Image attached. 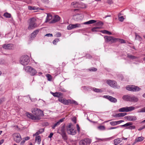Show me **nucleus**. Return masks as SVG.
Segmentation results:
<instances>
[{
    "mask_svg": "<svg viewBox=\"0 0 145 145\" xmlns=\"http://www.w3.org/2000/svg\"><path fill=\"white\" fill-rule=\"evenodd\" d=\"M32 113L36 116L28 112L26 113V115L28 118L33 120H39L40 119L39 117L43 116L44 115L43 112L37 108H34L32 111Z\"/></svg>",
    "mask_w": 145,
    "mask_h": 145,
    "instance_id": "f257e3e1",
    "label": "nucleus"
},
{
    "mask_svg": "<svg viewBox=\"0 0 145 145\" xmlns=\"http://www.w3.org/2000/svg\"><path fill=\"white\" fill-rule=\"evenodd\" d=\"M29 26L28 27V30L33 29L37 27V24L36 23V19L35 18H32L29 20Z\"/></svg>",
    "mask_w": 145,
    "mask_h": 145,
    "instance_id": "f03ea898",
    "label": "nucleus"
},
{
    "mask_svg": "<svg viewBox=\"0 0 145 145\" xmlns=\"http://www.w3.org/2000/svg\"><path fill=\"white\" fill-rule=\"evenodd\" d=\"M29 57L27 55L23 56L20 59V63L21 64L24 65H27L29 63Z\"/></svg>",
    "mask_w": 145,
    "mask_h": 145,
    "instance_id": "7ed1b4c3",
    "label": "nucleus"
},
{
    "mask_svg": "<svg viewBox=\"0 0 145 145\" xmlns=\"http://www.w3.org/2000/svg\"><path fill=\"white\" fill-rule=\"evenodd\" d=\"M25 71L26 72H29L32 76L35 75L37 73V71L33 68L27 66L24 68Z\"/></svg>",
    "mask_w": 145,
    "mask_h": 145,
    "instance_id": "20e7f679",
    "label": "nucleus"
},
{
    "mask_svg": "<svg viewBox=\"0 0 145 145\" xmlns=\"http://www.w3.org/2000/svg\"><path fill=\"white\" fill-rule=\"evenodd\" d=\"M135 109V107L133 106H126L120 108L119 109L118 111L120 112H127L133 111Z\"/></svg>",
    "mask_w": 145,
    "mask_h": 145,
    "instance_id": "39448f33",
    "label": "nucleus"
},
{
    "mask_svg": "<svg viewBox=\"0 0 145 145\" xmlns=\"http://www.w3.org/2000/svg\"><path fill=\"white\" fill-rule=\"evenodd\" d=\"M126 89L128 90L132 91H138L141 89L138 87L134 85H128L126 87Z\"/></svg>",
    "mask_w": 145,
    "mask_h": 145,
    "instance_id": "423d86ee",
    "label": "nucleus"
},
{
    "mask_svg": "<svg viewBox=\"0 0 145 145\" xmlns=\"http://www.w3.org/2000/svg\"><path fill=\"white\" fill-rule=\"evenodd\" d=\"M72 125V124H70L67 127V132L69 134L74 135L76 133V130L74 128L71 127Z\"/></svg>",
    "mask_w": 145,
    "mask_h": 145,
    "instance_id": "0eeeda50",
    "label": "nucleus"
},
{
    "mask_svg": "<svg viewBox=\"0 0 145 145\" xmlns=\"http://www.w3.org/2000/svg\"><path fill=\"white\" fill-rule=\"evenodd\" d=\"M12 136L14 140L17 143H19L22 140L21 136L19 133H14L13 134Z\"/></svg>",
    "mask_w": 145,
    "mask_h": 145,
    "instance_id": "6e6552de",
    "label": "nucleus"
},
{
    "mask_svg": "<svg viewBox=\"0 0 145 145\" xmlns=\"http://www.w3.org/2000/svg\"><path fill=\"white\" fill-rule=\"evenodd\" d=\"M107 83L111 87L114 88H119L120 87L117 85V83L115 81L111 80H108L106 81Z\"/></svg>",
    "mask_w": 145,
    "mask_h": 145,
    "instance_id": "1a4fd4ad",
    "label": "nucleus"
},
{
    "mask_svg": "<svg viewBox=\"0 0 145 145\" xmlns=\"http://www.w3.org/2000/svg\"><path fill=\"white\" fill-rule=\"evenodd\" d=\"M104 38L106 42H115L116 38H114L110 36H106L104 37Z\"/></svg>",
    "mask_w": 145,
    "mask_h": 145,
    "instance_id": "9d476101",
    "label": "nucleus"
},
{
    "mask_svg": "<svg viewBox=\"0 0 145 145\" xmlns=\"http://www.w3.org/2000/svg\"><path fill=\"white\" fill-rule=\"evenodd\" d=\"M81 25L79 24H70L67 27V29L69 30L72 29L80 27Z\"/></svg>",
    "mask_w": 145,
    "mask_h": 145,
    "instance_id": "9b49d317",
    "label": "nucleus"
},
{
    "mask_svg": "<svg viewBox=\"0 0 145 145\" xmlns=\"http://www.w3.org/2000/svg\"><path fill=\"white\" fill-rule=\"evenodd\" d=\"M103 97L106 99H108L111 102L115 103L117 102V99L109 95H104Z\"/></svg>",
    "mask_w": 145,
    "mask_h": 145,
    "instance_id": "f8f14e48",
    "label": "nucleus"
},
{
    "mask_svg": "<svg viewBox=\"0 0 145 145\" xmlns=\"http://www.w3.org/2000/svg\"><path fill=\"white\" fill-rule=\"evenodd\" d=\"M124 118L128 121H134L137 120V117L135 116H128L125 117Z\"/></svg>",
    "mask_w": 145,
    "mask_h": 145,
    "instance_id": "ddd939ff",
    "label": "nucleus"
},
{
    "mask_svg": "<svg viewBox=\"0 0 145 145\" xmlns=\"http://www.w3.org/2000/svg\"><path fill=\"white\" fill-rule=\"evenodd\" d=\"M132 124H133V123L131 122H128V123H126V124H124L123 125H122L118 126L116 127H111L109 128L108 129L111 130V129H116L118 128L119 127H125V126L130 125Z\"/></svg>",
    "mask_w": 145,
    "mask_h": 145,
    "instance_id": "4468645a",
    "label": "nucleus"
},
{
    "mask_svg": "<svg viewBox=\"0 0 145 145\" xmlns=\"http://www.w3.org/2000/svg\"><path fill=\"white\" fill-rule=\"evenodd\" d=\"M65 119V118H63L60 119L58 122L52 126V128L53 129H54L57 126L59 125Z\"/></svg>",
    "mask_w": 145,
    "mask_h": 145,
    "instance_id": "2eb2a0df",
    "label": "nucleus"
},
{
    "mask_svg": "<svg viewBox=\"0 0 145 145\" xmlns=\"http://www.w3.org/2000/svg\"><path fill=\"white\" fill-rule=\"evenodd\" d=\"M2 47L5 49H12L13 47V46L11 44H4L3 45Z\"/></svg>",
    "mask_w": 145,
    "mask_h": 145,
    "instance_id": "dca6fc26",
    "label": "nucleus"
},
{
    "mask_svg": "<svg viewBox=\"0 0 145 145\" xmlns=\"http://www.w3.org/2000/svg\"><path fill=\"white\" fill-rule=\"evenodd\" d=\"M138 98L134 95H131L130 102L136 103L138 101Z\"/></svg>",
    "mask_w": 145,
    "mask_h": 145,
    "instance_id": "f3484780",
    "label": "nucleus"
},
{
    "mask_svg": "<svg viewBox=\"0 0 145 145\" xmlns=\"http://www.w3.org/2000/svg\"><path fill=\"white\" fill-rule=\"evenodd\" d=\"M123 120H120L118 121H112L110 122V124L112 126H114L120 124V123L123 122Z\"/></svg>",
    "mask_w": 145,
    "mask_h": 145,
    "instance_id": "a211bd4d",
    "label": "nucleus"
},
{
    "mask_svg": "<svg viewBox=\"0 0 145 145\" xmlns=\"http://www.w3.org/2000/svg\"><path fill=\"white\" fill-rule=\"evenodd\" d=\"M51 93L52 94L53 96L55 97H57L58 98L60 97V96H62L63 94L60 92H56L55 93H53L52 92H51Z\"/></svg>",
    "mask_w": 145,
    "mask_h": 145,
    "instance_id": "6ab92c4d",
    "label": "nucleus"
},
{
    "mask_svg": "<svg viewBox=\"0 0 145 145\" xmlns=\"http://www.w3.org/2000/svg\"><path fill=\"white\" fill-rule=\"evenodd\" d=\"M127 115L126 113H120L116 114L113 116L115 118H119L121 117H123Z\"/></svg>",
    "mask_w": 145,
    "mask_h": 145,
    "instance_id": "aec40b11",
    "label": "nucleus"
},
{
    "mask_svg": "<svg viewBox=\"0 0 145 145\" xmlns=\"http://www.w3.org/2000/svg\"><path fill=\"white\" fill-rule=\"evenodd\" d=\"M60 19V17L57 15H56L55 16L54 18L51 22V23H54L59 21Z\"/></svg>",
    "mask_w": 145,
    "mask_h": 145,
    "instance_id": "412c9836",
    "label": "nucleus"
},
{
    "mask_svg": "<svg viewBox=\"0 0 145 145\" xmlns=\"http://www.w3.org/2000/svg\"><path fill=\"white\" fill-rule=\"evenodd\" d=\"M131 95H125L123 96V99L126 101H130Z\"/></svg>",
    "mask_w": 145,
    "mask_h": 145,
    "instance_id": "4be33fe9",
    "label": "nucleus"
},
{
    "mask_svg": "<svg viewBox=\"0 0 145 145\" xmlns=\"http://www.w3.org/2000/svg\"><path fill=\"white\" fill-rule=\"evenodd\" d=\"M39 29H38L34 31L31 34V38H34L36 37V35L38 34L39 31Z\"/></svg>",
    "mask_w": 145,
    "mask_h": 145,
    "instance_id": "5701e85b",
    "label": "nucleus"
},
{
    "mask_svg": "<svg viewBox=\"0 0 145 145\" xmlns=\"http://www.w3.org/2000/svg\"><path fill=\"white\" fill-rule=\"evenodd\" d=\"M71 6L72 7L74 8H79L80 5L78 3L76 2H73L71 3Z\"/></svg>",
    "mask_w": 145,
    "mask_h": 145,
    "instance_id": "b1692460",
    "label": "nucleus"
},
{
    "mask_svg": "<svg viewBox=\"0 0 145 145\" xmlns=\"http://www.w3.org/2000/svg\"><path fill=\"white\" fill-rule=\"evenodd\" d=\"M57 133L60 135L65 133V129L64 127H62L60 130H58L57 131Z\"/></svg>",
    "mask_w": 145,
    "mask_h": 145,
    "instance_id": "393cba45",
    "label": "nucleus"
},
{
    "mask_svg": "<svg viewBox=\"0 0 145 145\" xmlns=\"http://www.w3.org/2000/svg\"><path fill=\"white\" fill-rule=\"evenodd\" d=\"M44 131V129H40L38 131H37L35 134H33V136H37L41 133Z\"/></svg>",
    "mask_w": 145,
    "mask_h": 145,
    "instance_id": "a878e982",
    "label": "nucleus"
},
{
    "mask_svg": "<svg viewBox=\"0 0 145 145\" xmlns=\"http://www.w3.org/2000/svg\"><path fill=\"white\" fill-rule=\"evenodd\" d=\"M41 141V138L40 136H37L35 137V142L38 144H40Z\"/></svg>",
    "mask_w": 145,
    "mask_h": 145,
    "instance_id": "bb28decb",
    "label": "nucleus"
},
{
    "mask_svg": "<svg viewBox=\"0 0 145 145\" xmlns=\"http://www.w3.org/2000/svg\"><path fill=\"white\" fill-rule=\"evenodd\" d=\"M120 42L121 43H125L126 42L125 40L123 39L116 38L115 42Z\"/></svg>",
    "mask_w": 145,
    "mask_h": 145,
    "instance_id": "cd10ccee",
    "label": "nucleus"
},
{
    "mask_svg": "<svg viewBox=\"0 0 145 145\" xmlns=\"http://www.w3.org/2000/svg\"><path fill=\"white\" fill-rule=\"evenodd\" d=\"M121 141V139L118 138L114 140V143L115 145H117L119 144Z\"/></svg>",
    "mask_w": 145,
    "mask_h": 145,
    "instance_id": "c85d7f7f",
    "label": "nucleus"
},
{
    "mask_svg": "<svg viewBox=\"0 0 145 145\" xmlns=\"http://www.w3.org/2000/svg\"><path fill=\"white\" fill-rule=\"evenodd\" d=\"M127 55V57L131 59H135L137 58V57L133 56L131 55H129V54H128Z\"/></svg>",
    "mask_w": 145,
    "mask_h": 145,
    "instance_id": "c756f323",
    "label": "nucleus"
},
{
    "mask_svg": "<svg viewBox=\"0 0 145 145\" xmlns=\"http://www.w3.org/2000/svg\"><path fill=\"white\" fill-rule=\"evenodd\" d=\"M144 139V137H141L137 138L136 139V141L137 142H140L142 141Z\"/></svg>",
    "mask_w": 145,
    "mask_h": 145,
    "instance_id": "7c9ffc66",
    "label": "nucleus"
},
{
    "mask_svg": "<svg viewBox=\"0 0 145 145\" xmlns=\"http://www.w3.org/2000/svg\"><path fill=\"white\" fill-rule=\"evenodd\" d=\"M135 36V39H136L140 41H141V40H142V38L139 35H138L136 33Z\"/></svg>",
    "mask_w": 145,
    "mask_h": 145,
    "instance_id": "2f4dec72",
    "label": "nucleus"
},
{
    "mask_svg": "<svg viewBox=\"0 0 145 145\" xmlns=\"http://www.w3.org/2000/svg\"><path fill=\"white\" fill-rule=\"evenodd\" d=\"M138 113L145 112V107L143 108L138 109L137 111Z\"/></svg>",
    "mask_w": 145,
    "mask_h": 145,
    "instance_id": "473e14b6",
    "label": "nucleus"
},
{
    "mask_svg": "<svg viewBox=\"0 0 145 145\" xmlns=\"http://www.w3.org/2000/svg\"><path fill=\"white\" fill-rule=\"evenodd\" d=\"M84 140L87 145V144H90L91 142V140L89 138H86L84 139Z\"/></svg>",
    "mask_w": 145,
    "mask_h": 145,
    "instance_id": "72a5a7b5",
    "label": "nucleus"
},
{
    "mask_svg": "<svg viewBox=\"0 0 145 145\" xmlns=\"http://www.w3.org/2000/svg\"><path fill=\"white\" fill-rule=\"evenodd\" d=\"M62 137L65 140H66L68 138L66 135V133L61 135Z\"/></svg>",
    "mask_w": 145,
    "mask_h": 145,
    "instance_id": "f704fd0d",
    "label": "nucleus"
},
{
    "mask_svg": "<svg viewBox=\"0 0 145 145\" xmlns=\"http://www.w3.org/2000/svg\"><path fill=\"white\" fill-rule=\"evenodd\" d=\"M80 145H87L84 139L80 140L79 142Z\"/></svg>",
    "mask_w": 145,
    "mask_h": 145,
    "instance_id": "c9c22d12",
    "label": "nucleus"
},
{
    "mask_svg": "<svg viewBox=\"0 0 145 145\" xmlns=\"http://www.w3.org/2000/svg\"><path fill=\"white\" fill-rule=\"evenodd\" d=\"M3 16L7 18H10L11 17V14L7 12L4 13Z\"/></svg>",
    "mask_w": 145,
    "mask_h": 145,
    "instance_id": "e433bc0d",
    "label": "nucleus"
},
{
    "mask_svg": "<svg viewBox=\"0 0 145 145\" xmlns=\"http://www.w3.org/2000/svg\"><path fill=\"white\" fill-rule=\"evenodd\" d=\"M46 76L47 77V79L48 80L51 81L52 80V77L49 74H46Z\"/></svg>",
    "mask_w": 145,
    "mask_h": 145,
    "instance_id": "4c0bfd02",
    "label": "nucleus"
},
{
    "mask_svg": "<svg viewBox=\"0 0 145 145\" xmlns=\"http://www.w3.org/2000/svg\"><path fill=\"white\" fill-rule=\"evenodd\" d=\"M69 103V100H67L64 99L62 103L65 105H68Z\"/></svg>",
    "mask_w": 145,
    "mask_h": 145,
    "instance_id": "58836bf2",
    "label": "nucleus"
},
{
    "mask_svg": "<svg viewBox=\"0 0 145 145\" xmlns=\"http://www.w3.org/2000/svg\"><path fill=\"white\" fill-rule=\"evenodd\" d=\"M130 125L127 126V127L128 126H129L128 127H127L126 128V129H131V130L135 129L136 127L135 126V125Z\"/></svg>",
    "mask_w": 145,
    "mask_h": 145,
    "instance_id": "ea45409f",
    "label": "nucleus"
},
{
    "mask_svg": "<svg viewBox=\"0 0 145 145\" xmlns=\"http://www.w3.org/2000/svg\"><path fill=\"white\" fill-rule=\"evenodd\" d=\"M102 32L103 33L109 35H111L112 34V33L111 32L106 30H104Z\"/></svg>",
    "mask_w": 145,
    "mask_h": 145,
    "instance_id": "a19ab883",
    "label": "nucleus"
},
{
    "mask_svg": "<svg viewBox=\"0 0 145 145\" xmlns=\"http://www.w3.org/2000/svg\"><path fill=\"white\" fill-rule=\"evenodd\" d=\"M69 103L71 104H74L75 105H78V104L77 103V102H76L74 100H69Z\"/></svg>",
    "mask_w": 145,
    "mask_h": 145,
    "instance_id": "79ce46f5",
    "label": "nucleus"
},
{
    "mask_svg": "<svg viewBox=\"0 0 145 145\" xmlns=\"http://www.w3.org/2000/svg\"><path fill=\"white\" fill-rule=\"evenodd\" d=\"M93 90L94 91L96 92H97V93H99V92H100L101 90L100 89L96 88H93Z\"/></svg>",
    "mask_w": 145,
    "mask_h": 145,
    "instance_id": "37998d69",
    "label": "nucleus"
},
{
    "mask_svg": "<svg viewBox=\"0 0 145 145\" xmlns=\"http://www.w3.org/2000/svg\"><path fill=\"white\" fill-rule=\"evenodd\" d=\"M28 9L30 10H36V8L35 7H33L31 6H28Z\"/></svg>",
    "mask_w": 145,
    "mask_h": 145,
    "instance_id": "c03bdc74",
    "label": "nucleus"
},
{
    "mask_svg": "<svg viewBox=\"0 0 145 145\" xmlns=\"http://www.w3.org/2000/svg\"><path fill=\"white\" fill-rule=\"evenodd\" d=\"M96 24L97 25L102 26L103 24V23L101 21H99L97 22Z\"/></svg>",
    "mask_w": 145,
    "mask_h": 145,
    "instance_id": "a18cd8bd",
    "label": "nucleus"
},
{
    "mask_svg": "<svg viewBox=\"0 0 145 145\" xmlns=\"http://www.w3.org/2000/svg\"><path fill=\"white\" fill-rule=\"evenodd\" d=\"M97 69L95 67H92L89 69L90 71H97Z\"/></svg>",
    "mask_w": 145,
    "mask_h": 145,
    "instance_id": "49530a36",
    "label": "nucleus"
},
{
    "mask_svg": "<svg viewBox=\"0 0 145 145\" xmlns=\"http://www.w3.org/2000/svg\"><path fill=\"white\" fill-rule=\"evenodd\" d=\"M59 41V39H55L53 41V43L55 45L56 44V43Z\"/></svg>",
    "mask_w": 145,
    "mask_h": 145,
    "instance_id": "de8ad7c7",
    "label": "nucleus"
},
{
    "mask_svg": "<svg viewBox=\"0 0 145 145\" xmlns=\"http://www.w3.org/2000/svg\"><path fill=\"white\" fill-rule=\"evenodd\" d=\"M98 128L100 130H103L105 129V127L103 126H100L98 127Z\"/></svg>",
    "mask_w": 145,
    "mask_h": 145,
    "instance_id": "09e8293b",
    "label": "nucleus"
},
{
    "mask_svg": "<svg viewBox=\"0 0 145 145\" xmlns=\"http://www.w3.org/2000/svg\"><path fill=\"white\" fill-rule=\"evenodd\" d=\"M89 24H92L96 22V21L94 20H91L89 21Z\"/></svg>",
    "mask_w": 145,
    "mask_h": 145,
    "instance_id": "8fccbe9b",
    "label": "nucleus"
},
{
    "mask_svg": "<svg viewBox=\"0 0 145 145\" xmlns=\"http://www.w3.org/2000/svg\"><path fill=\"white\" fill-rule=\"evenodd\" d=\"M64 99L62 97H60L58 98V100L59 101L62 103Z\"/></svg>",
    "mask_w": 145,
    "mask_h": 145,
    "instance_id": "3c124183",
    "label": "nucleus"
},
{
    "mask_svg": "<svg viewBox=\"0 0 145 145\" xmlns=\"http://www.w3.org/2000/svg\"><path fill=\"white\" fill-rule=\"evenodd\" d=\"M99 28V27H94L92 29V31H97V29Z\"/></svg>",
    "mask_w": 145,
    "mask_h": 145,
    "instance_id": "603ef678",
    "label": "nucleus"
},
{
    "mask_svg": "<svg viewBox=\"0 0 145 145\" xmlns=\"http://www.w3.org/2000/svg\"><path fill=\"white\" fill-rule=\"evenodd\" d=\"M52 16L51 15H47V16L46 18V20H47V21H48L49 20H50Z\"/></svg>",
    "mask_w": 145,
    "mask_h": 145,
    "instance_id": "864d4df0",
    "label": "nucleus"
},
{
    "mask_svg": "<svg viewBox=\"0 0 145 145\" xmlns=\"http://www.w3.org/2000/svg\"><path fill=\"white\" fill-rule=\"evenodd\" d=\"M124 19V18L123 16H121L119 18V20L121 22L123 21Z\"/></svg>",
    "mask_w": 145,
    "mask_h": 145,
    "instance_id": "5fc2aeb1",
    "label": "nucleus"
},
{
    "mask_svg": "<svg viewBox=\"0 0 145 145\" xmlns=\"http://www.w3.org/2000/svg\"><path fill=\"white\" fill-rule=\"evenodd\" d=\"M76 128L77 131L79 132L80 131V127L78 124H76Z\"/></svg>",
    "mask_w": 145,
    "mask_h": 145,
    "instance_id": "6e6d98bb",
    "label": "nucleus"
},
{
    "mask_svg": "<svg viewBox=\"0 0 145 145\" xmlns=\"http://www.w3.org/2000/svg\"><path fill=\"white\" fill-rule=\"evenodd\" d=\"M42 1L45 3H49V0H42Z\"/></svg>",
    "mask_w": 145,
    "mask_h": 145,
    "instance_id": "4d7b16f0",
    "label": "nucleus"
},
{
    "mask_svg": "<svg viewBox=\"0 0 145 145\" xmlns=\"http://www.w3.org/2000/svg\"><path fill=\"white\" fill-rule=\"evenodd\" d=\"M45 36L47 37H52L53 36V35L52 34L48 33L46 34L45 35Z\"/></svg>",
    "mask_w": 145,
    "mask_h": 145,
    "instance_id": "13d9d810",
    "label": "nucleus"
},
{
    "mask_svg": "<svg viewBox=\"0 0 145 145\" xmlns=\"http://www.w3.org/2000/svg\"><path fill=\"white\" fill-rule=\"evenodd\" d=\"M5 101L4 99L3 98H1L0 99V105Z\"/></svg>",
    "mask_w": 145,
    "mask_h": 145,
    "instance_id": "bf43d9fd",
    "label": "nucleus"
},
{
    "mask_svg": "<svg viewBox=\"0 0 145 145\" xmlns=\"http://www.w3.org/2000/svg\"><path fill=\"white\" fill-rule=\"evenodd\" d=\"M60 91L64 92H65L67 91L66 90L64 89V88H62L61 89Z\"/></svg>",
    "mask_w": 145,
    "mask_h": 145,
    "instance_id": "052dcab7",
    "label": "nucleus"
},
{
    "mask_svg": "<svg viewBox=\"0 0 145 145\" xmlns=\"http://www.w3.org/2000/svg\"><path fill=\"white\" fill-rule=\"evenodd\" d=\"M56 35L57 37H60L61 35L60 33L58 32L56 34Z\"/></svg>",
    "mask_w": 145,
    "mask_h": 145,
    "instance_id": "680f3d73",
    "label": "nucleus"
},
{
    "mask_svg": "<svg viewBox=\"0 0 145 145\" xmlns=\"http://www.w3.org/2000/svg\"><path fill=\"white\" fill-rule=\"evenodd\" d=\"M53 135V133H50V135H49L48 137L50 138H51L52 137Z\"/></svg>",
    "mask_w": 145,
    "mask_h": 145,
    "instance_id": "e2e57ef3",
    "label": "nucleus"
},
{
    "mask_svg": "<svg viewBox=\"0 0 145 145\" xmlns=\"http://www.w3.org/2000/svg\"><path fill=\"white\" fill-rule=\"evenodd\" d=\"M77 143L76 141H73L72 142V145H76Z\"/></svg>",
    "mask_w": 145,
    "mask_h": 145,
    "instance_id": "0e129e2a",
    "label": "nucleus"
},
{
    "mask_svg": "<svg viewBox=\"0 0 145 145\" xmlns=\"http://www.w3.org/2000/svg\"><path fill=\"white\" fill-rule=\"evenodd\" d=\"M25 140H22L20 142V144L21 145H23L25 143Z\"/></svg>",
    "mask_w": 145,
    "mask_h": 145,
    "instance_id": "69168bd1",
    "label": "nucleus"
},
{
    "mask_svg": "<svg viewBox=\"0 0 145 145\" xmlns=\"http://www.w3.org/2000/svg\"><path fill=\"white\" fill-rule=\"evenodd\" d=\"M30 138V137H27L24 138L25 140H29Z\"/></svg>",
    "mask_w": 145,
    "mask_h": 145,
    "instance_id": "338daca9",
    "label": "nucleus"
},
{
    "mask_svg": "<svg viewBox=\"0 0 145 145\" xmlns=\"http://www.w3.org/2000/svg\"><path fill=\"white\" fill-rule=\"evenodd\" d=\"M86 57L88 58H91V56L89 54L86 55Z\"/></svg>",
    "mask_w": 145,
    "mask_h": 145,
    "instance_id": "774afa93",
    "label": "nucleus"
}]
</instances>
